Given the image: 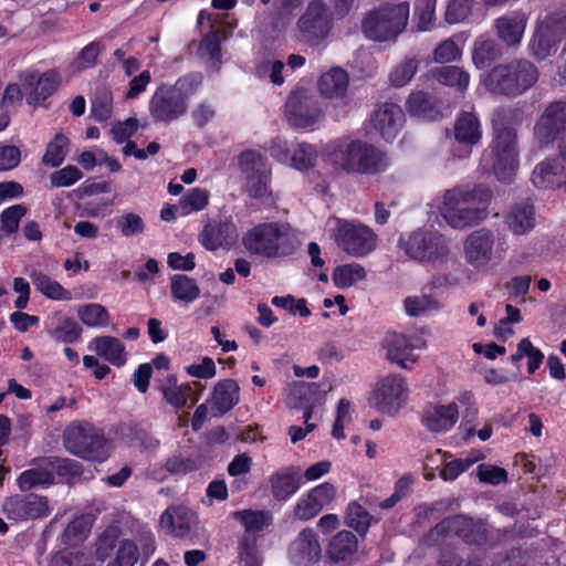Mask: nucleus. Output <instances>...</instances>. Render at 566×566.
<instances>
[{
    "label": "nucleus",
    "mask_w": 566,
    "mask_h": 566,
    "mask_svg": "<svg viewBox=\"0 0 566 566\" xmlns=\"http://www.w3.org/2000/svg\"><path fill=\"white\" fill-rule=\"evenodd\" d=\"M326 161L336 170L357 175H377L388 167L385 151L360 140L338 138L326 147Z\"/></svg>",
    "instance_id": "nucleus-1"
},
{
    "label": "nucleus",
    "mask_w": 566,
    "mask_h": 566,
    "mask_svg": "<svg viewBox=\"0 0 566 566\" xmlns=\"http://www.w3.org/2000/svg\"><path fill=\"white\" fill-rule=\"evenodd\" d=\"M517 115V108L502 106L494 111L492 117V172L501 182L513 181L518 166L516 130L513 127Z\"/></svg>",
    "instance_id": "nucleus-2"
},
{
    "label": "nucleus",
    "mask_w": 566,
    "mask_h": 566,
    "mask_svg": "<svg viewBox=\"0 0 566 566\" xmlns=\"http://www.w3.org/2000/svg\"><path fill=\"white\" fill-rule=\"evenodd\" d=\"M492 191L484 185L472 189L453 188L443 196L441 213L449 226L454 229L472 227L488 217Z\"/></svg>",
    "instance_id": "nucleus-3"
},
{
    "label": "nucleus",
    "mask_w": 566,
    "mask_h": 566,
    "mask_svg": "<svg viewBox=\"0 0 566 566\" xmlns=\"http://www.w3.org/2000/svg\"><path fill=\"white\" fill-rule=\"evenodd\" d=\"M242 244L252 255L280 259L294 254L300 241L289 223L272 221L259 223L248 230L242 238Z\"/></svg>",
    "instance_id": "nucleus-4"
},
{
    "label": "nucleus",
    "mask_w": 566,
    "mask_h": 566,
    "mask_svg": "<svg viewBox=\"0 0 566 566\" xmlns=\"http://www.w3.org/2000/svg\"><path fill=\"white\" fill-rule=\"evenodd\" d=\"M199 72L179 77L174 85H160L149 102V112L156 122L170 123L187 113L188 99L202 84Z\"/></svg>",
    "instance_id": "nucleus-5"
},
{
    "label": "nucleus",
    "mask_w": 566,
    "mask_h": 566,
    "mask_svg": "<svg viewBox=\"0 0 566 566\" xmlns=\"http://www.w3.org/2000/svg\"><path fill=\"white\" fill-rule=\"evenodd\" d=\"M538 75V69L531 61L520 59L494 66L485 84L491 93L516 97L534 86Z\"/></svg>",
    "instance_id": "nucleus-6"
},
{
    "label": "nucleus",
    "mask_w": 566,
    "mask_h": 566,
    "mask_svg": "<svg viewBox=\"0 0 566 566\" xmlns=\"http://www.w3.org/2000/svg\"><path fill=\"white\" fill-rule=\"evenodd\" d=\"M409 12L408 1L382 4L364 17L361 30L367 39L376 42L396 41L406 30Z\"/></svg>",
    "instance_id": "nucleus-7"
},
{
    "label": "nucleus",
    "mask_w": 566,
    "mask_h": 566,
    "mask_svg": "<svg viewBox=\"0 0 566 566\" xmlns=\"http://www.w3.org/2000/svg\"><path fill=\"white\" fill-rule=\"evenodd\" d=\"M65 449L84 460L104 461L108 457V446L104 433L85 421H73L64 430Z\"/></svg>",
    "instance_id": "nucleus-8"
},
{
    "label": "nucleus",
    "mask_w": 566,
    "mask_h": 566,
    "mask_svg": "<svg viewBox=\"0 0 566 566\" xmlns=\"http://www.w3.org/2000/svg\"><path fill=\"white\" fill-rule=\"evenodd\" d=\"M398 247L407 256L421 263L441 262L449 254L444 235L426 227L401 233Z\"/></svg>",
    "instance_id": "nucleus-9"
},
{
    "label": "nucleus",
    "mask_w": 566,
    "mask_h": 566,
    "mask_svg": "<svg viewBox=\"0 0 566 566\" xmlns=\"http://www.w3.org/2000/svg\"><path fill=\"white\" fill-rule=\"evenodd\" d=\"M300 40L317 45L333 29V14L323 0H311L296 22Z\"/></svg>",
    "instance_id": "nucleus-10"
},
{
    "label": "nucleus",
    "mask_w": 566,
    "mask_h": 566,
    "mask_svg": "<svg viewBox=\"0 0 566 566\" xmlns=\"http://www.w3.org/2000/svg\"><path fill=\"white\" fill-rule=\"evenodd\" d=\"M443 537L454 535L470 546H493L486 522L459 514L449 516L434 526Z\"/></svg>",
    "instance_id": "nucleus-11"
},
{
    "label": "nucleus",
    "mask_w": 566,
    "mask_h": 566,
    "mask_svg": "<svg viewBox=\"0 0 566 566\" xmlns=\"http://www.w3.org/2000/svg\"><path fill=\"white\" fill-rule=\"evenodd\" d=\"M334 240L344 252L360 258L375 250L377 235L373 229L363 223L338 219Z\"/></svg>",
    "instance_id": "nucleus-12"
},
{
    "label": "nucleus",
    "mask_w": 566,
    "mask_h": 566,
    "mask_svg": "<svg viewBox=\"0 0 566 566\" xmlns=\"http://www.w3.org/2000/svg\"><path fill=\"white\" fill-rule=\"evenodd\" d=\"M284 113L289 124L296 128L313 127L323 114L318 98L303 87H297L289 94Z\"/></svg>",
    "instance_id": "nucleus-13"
},
{
    "label": "nucleus",
    "mask_w": 566,
    "mask_h": 566,
    "mask_svg": "<svg viewBox=\"0 0 566 566\" xmlns=\"http://www.w3.org/2000/svg\"><path fill=\"white\" fill-rule=\"evenodd\" d=\"M77 464L69 459L57 457L42 458L38 462L36 468L23 471L17 482L22 492L30 491L35 488L48 486L54 483V472L66 470L75 472Z\"/></svg>",
    "instance_id": "nucleus-14"
},
{
    "label": "nucleus",
    "mask_w": 566,
    "mask_h": 566,
    "mask_svg": "<svg viewBox=\"0 0 566 566\" xmlns=\"http://www.w3.org/2000/svg\"><path fill=\"white\" fill-rule=\"evenodd\" d=\"M407 384L399 375L381 378L373 391L370 401L381 413L396 415L407 399Z\"/></svg>",
    "instance_id": "nucleus-15"
},
{
    "label": "nucleus",
    "mask_w": 566,
    "mask_h": 566,
    "mask_svg": "<svg viewBox=\"0 0 566 566\" xmlns=\"http://www.w3.org/2000/svg\"><path fill=\"white\" fill-rule=\"evenodd\" d=\"M238 167L247 177V187L252 198H263L268 192L270 170L260 151L245 149L238 156Z\"/></svg>",
    "instance_id": "nucleus-16"
},
{
    "label": "nucleus",
    "mask_w": 566,
    "mask_h": 566,
    "mask_svg": "<svg viewBox=\"0 0 566 566\" xmlns=\"http://www.w3.org/2000/svg\"><path fill=\"white\" fill-rule=\"evenodd\" d=\"M2 510L9 520L28 521L50 514L48 499L34 493L14 494L3 502Z\"/></svg>",
    "instance_id": "nucleus-17"
},
{
    "label": "nucleus",
    "mask_w": 566,
    "mask_h": 566,
    "mask_svg": "<svg viewBox=\"0 0 566 566\" xmlns=\"http://www.w3.org/2000/svg\"><path fill=\"white\" fill-rule=\"evenodd\" d=\"M237 237V226L231 216L218 214L208 218L199 233L200 244L208 251H217L229 245Z\"/></svg>",
    "instance_id": "nucleus-18"
},
{
    "label": "nucleus",
    "mask_w": 566,
    "mask_h": 566,
    "mask_svg": "<svg viewBox=\"0 0 566 566\" xmlns=\"http://www.w3.org/2000/svg\"><path fill=\"white\" fill-rule=\"evenodd\" d=\"M564 130H566V102L556 101L545 108L534 127V133L541 143L549 144Z\"/></svg>",
    "instance_id": "nucleus-19"
},
{
    "label": "nucleus",
    "mask_w": 566,
    "mask_h": 566,
    "mask_svg": "<svg viewBox=\"0 0 566 566\" xmlns=\"http://www.w3.org/2000/svg\"><path fill=\"white\" fill-rule=\"evenodd\" d=\"M494 235L490 229L481 228L471 232L464 241L467 262L475 269L485 266L492 259Z\"/></svg>",
    "instance_id": "nucleus-20"
},
{
    "label": "nucleus",
    "mask_w": 566,
    "mask_h": 566,
    "mask_svg": "<svg viewBox=\"0 0 566 566\" xmlns=\"http://www.w3.org/2000/svg\"><path fill=\"white\" fill-rule=\"evenodd\" d=\"M403 122L401 107L394 103H385L371 115L373 127L386 142H392L397 137Z\"/></svg>",
    "instance_id": "nucleus-21"
},
{
    "label": "nucleus",
    "mask_w": 566,
    "mask_h": 566,
    "mask_svg": "<svg viewBox=\"0 0 566 566\" xmlns=\"http://www.w3.org/2000/svg\"><path fill=\"white\" fill-rule=\"evenodd\" d=\"M269 483L273 499L285 502L300 490L303 483L301 469L294 465L283 467L270 475Z\"/></svg>",
    "instance_id": "nucleus-22"
},
{
    "label": "nucleus",
    "mask_w": 566,
    "mask_h": 566,
    "mask_svg": "<svg viewBox=\"0 0 566 566\" xmlns=\"http://www.w3.org/2000/svg\"><path fill=\"white\" fill-rule=\"evenodd\" d=\"M23 82L24 85L31 90L27 97L28 104L38 105L57 90L61 77L54 70L46 71L43 74L29 72L24 75Z\"/></svg>",
    "instance_id": "nucleus-23"
},
{
    "label": "nucleus",
    "mask_w": 566,
    "mask_h": 566,
    "mask_svg": "<svg viewBox=\"0 0 566 566\" xmlns=\"http://www.w3.org/2000/svg\"><path fill=\"white\" fill-rule=\"evenodd\" d=\"M459 410L455 402L448 405H428L422 412L421 423L430 432H447L458 421Z\"/></svg>",
    "instance_id": "nucleus-24"
},
{
    "label": "nucleus",
    "mask_w": 566,
    "mask_h": 566,
    "mask_svg": "<svg viewBox=\"0 0 566 566\" xmlns=\"http://www.w3.org/2000/svg\"><path fill=\"white\" fill-rule=\"evenodd\" d=\"M289 555L297 565H307L321 556V545L317 534L313 528H304L290 544Z\"/></svg>",
    "instance_id": "nucleus-25"
},
{
    "label": "nucleus",
    "mask_w": 566,
    "mask_h": 566,
    "mask_svg": "<svg viewBox=\"0 0 566 566\" xmlns=\"http://www.w3.org/2000/svg\"><path fill=\"white\" fill-rule=\"evenodd\" d=\"M527 23V17L521 11L499 17L494 21L496 34L507 46L520 44Z\"/></svg>",
    "instance_id": "nucleus-26"
},
{
    "label": "nucleus",
    "mask_w": 566,
    "mask_h": 566,
    "mask_svg": "<svg viewBox=\"0 0 566 566\" xmlns=\"http://www.w3.org/2000/svg\"><path fill=\"white\" fill-rule=\"evenodd\" d=\"M564 166L558 158L537 164L532 172V182L537 189H555L563 184Z\"/></svg>",
    "instance_id": "nucleus-27"
},
{
    "label": "nucleus",
    "mask_w": 566,
    "mask_h": 566,
    "mask_svg": "<svg viewBox=\"0 0 566 566\" xmlns=\"http://www.w3.org/2000/svg\"><path fill=\"white\" fill-rule=\"evenodd\" d=\"M562 39L543 21H541L530 42L531 54L537 61H544L556 52Z\"/></svg>",
    "instance_id": "nucleus-28"
},
{
    "label": "nucleus",
    "mask_w": 566,
    "mask_h": 566,
    "mask_svg": "<svg viewBox=\"0 0 566 566\" xmlns=\"http://www.w3.org/2000/svg\"><path fill=\"white\" fill-rule=\"evenodd\" d=\"M386 348L387 358L401 368H410L411 365L417 361V357L413 354V346L402 334H388L386 337Z\"/></svg>",
    "instance_id": "nucleus-29"
},
{
    "label": "nucleus",
    "mask_w": 566,
    "mask_h": 566,
    "mask_svg": "<svg viewBox=\"0 0 566 566\" xmlns=\"http://www.w3.org/2000/svg\"><path fill=\"white\" fill-rule=\"evenodd\" d=\"M455 140L469 148L478 144L482 137L481 124L478 116L470 112H461L454 123Z\"/></svg>",
    "instance_id": "nucleus-30"
},
{
    "label": "nucleus",
    "mask_w": 566,
    "mask_h": 566,
    "mask_svg": "<svg viewBox=\"0 0 566 566\" xmlns=\"http://www.w3.org/2000/svg\"><path fill=\"white\" fill-rule=\"evenodd\" d=\"M240 400V388L234 379L218 381L212 391V407L222 416L229 412Z\"/></svg>",
    "instance_id": "nucleus-31"
},
{
    "label": "nucleus",
    "mask_w": 566,
    "mask_h": 566,
    "mask_svg": "<svg viewBox=\"0 0 566 566\" xmlns=\"http://www.w3.org/2000/svg\"><path fill=\"white\" fill-rule=\"evenodd\" d=\"M49 336L59 343H74L82 334L81 326L71 317L55 315L45 322Z\"/></svg>",
    "instance_id": "nucleus-32"
},
{
    "label": "nucleus",
    "mask_w": 566,
    "mask_h": 566,
    "mask_svg": "<svg viewBox=\"0 0 566 566\" xmlns=\"http://www.w3.org/2000/svg\"><path fill=\"white\" fill-rule=\"evenodd\" d=\"M509 229L516 235H523L535 227V208L528 201L516 203L506 217Z\"/></svg>",
    "instance_id": "nucleus-33"
},
{
    "label": "nucleus",
    "mask_w": 566,
    "mask_h": 566,
    "mask_svg": "<svg viewBox=\"0 0 566 566\" xmlns=\"http://www.w3.org/2000/svg\"><path fill=\"white\" fill-rule=\"evenodd\" d=\"M406 108L411 116L427 120H434L441 116L436 99L422 91L412 92L409 95Z\"/></svg>",
    "instance_id": "nucleus-34"
},
{
    "label": "nucleus",
    "mask_w": 566,
    "mask_h": 566,
    "mask_svg": "<svg viewBox=\"0 0 566 566\" xmlns=\"http://www.w3.org/2000/svg\"><path fill=\"white\" fill-rule=\"evenodd\" d=\"M348 84V73L342 67H333L319 77L317 86L322 95L333 98L344 96Z\"/></svg>",
    "instance_id": "nucleus-35"
},
{
    "label": "nucleus",
    "mask_w": 566,
    "mask_h": 566,
    "mask_svg": "<svg viewBox=\"0 0 566 566\" xmlns=\"http://www.w3.org/2000/svg\"><path fill=\"white\" fill-rule=\"evenodd\" d=\"M232 517L243 525L244 534L251 536L268 528L272 523L271 513L264 510H239L232 512Z\"/></svg>",
    "instance_id": "nucleus-36"
},
{
    "label": "nucleus",
    "mask_w": 566,
    "mask_h": 566,
    "mask_svg": "<svg viewBox=\"0 0 566 566\" xmlns=\"http://www.w3.org/2000/svg\"><path fill=\"white\" fill-rule=\"evenodd\" d=\"M358 542L356 535L343 530L329 542L328 556L333 562H345L357 551Z\"/></svg>",
    "instance_id": "nucleus-37"
},
{
    "label": "nucleus",
    "mask_w": 566,
    "mask_h": 566,
    "mask_svg": "<svg viewBox=\"0 0 566 566\" xmlns=\"http://www.w3.org/2000/svg\"><path fill=\"white\" fill-rule=\"evenodd\" d=\"M93 349L96 354L115 366H122L126 361L124 345L116 337L99 336L93 339Z\"/></svg>",
    "instance_id": "nucleus-38"
},
{
    "label": "nucleus",
    "mask_w": 566,
    "mask_h": 566,
    "mask_svg": "<svg viewBox=\"0 0 566 566\" xmlns=\"http://www.w3.org/2000/svg\"><path fill=\"white\" fill-rule=\"evenodd\" d=\"M430 76L442 85L464 91L470 83V75L460 66L442 65L430 71Z\"/></svg>",
    "instance_id": "nucleus-39"
},
{
    "label": "nucleus",
    "mask_w": 566,
    "mask_h": 566,
    "mask_svg": "<svg viewBox=\"0 0 566 566\" xmlns=\"http://www.w3.org/2000/svg\"><path fill=\"white\" fill-rule=\"evenodd\" d=\"M501 54V48L495 40L481 35L474 42L472 61L482 70L489 67Z\"/></svg>",
    "instance_id": "nucleus-40"
},
{
    "label": "nucleus",
    "mask_w": 566,
    "mask_h": 566,
    "mask_svg": "<svg viewBox=\"0 0 566 566\" xmlns=\"http://www.w3.org/2000/svg\"><path fill=\"white\" fill-rule=\"evenodd\" d=\"M373 521L374 516L357 501H352L348 503L344 522L359 536L364 537L368 533Z\"/></svg>",
    "instance_id": "nucleus-41"
},
{
    "label": "nucleus",
    "mask_w": 566,
    "mask_h": 566,
    "mask_svg": "<svg viewBox=\"0 0 566 566\" xmlns=\"http://www.w3.org/2000/svg\"><path fill=\"white\" fill-rule=\"evenodd\" d=\"M170 292L175 301L186 304L192 303L200 296V289L196 280L185 274H175L171 277Z\"/></svg>",
    "instance_id": "nucleus-42"
},
{
    "label": "nucleus",
    "mask_w": 566,
    "mask_h": 566,
    "mask_svg": "<svg viewBox=\"0 0 566 566\" xmlns=\"http://www.w3.org/2000/svg\"><path fill=\"white\" fill-rule=\"evenodd\" d=\"M30 279L35 289L49 298L53 300H69L70 292L55 280H52L49 275L41 271L33 270L30 273Z\"/></svg>",
    "instance_id": "nucleus-43"
},
{
    "label": "nucleus",
    "mask_w": 566,
    "mask_h": 566,
    "mask_svg": "<svg viewBox=\"0 0 566 566\" xmlns=\"http://www.w3.org/2000/svg\"><path fill=\"white\" fill-rule=\"evenodd\" d=\"M366 279L364 266L358 263L337 265L333 272L334 285L338 289H347L358 281Z\"/></svg>",
    "instance_id": "nucleus-44"
},
{
    "label": "nucleus",
    "mask_w": 566,
    "mask_h": 566,
    "mask_svg": "<svg viewBox=\"0 0 566 566\" xmlns=\"http://www.w3.org/2000/svg\"><path fill=\"white\" fill-rule=\"evenodd\" d=\"M190 390L189 385L178 386L175 375L168 376L167 385L161 387L165 400L176 409H181L187 405Z\"/></svg>",
    "instance_id": "nucleus-45"
},
{
    "label": "nucleus",
    "mask_w": 566,
    "mask_h": 566,
    "mask_svg": "<svg viewBox=\"0 0 566 566\" xmlns=\"http://www.w3.org/2000/svg\"><path fill=\"white\" fill-rule=\"evenodd\" d=\"M317 151L315 146L308 143H298L293 149L290 161L291 166L300 171H307L315 166Z\"/></svg>",
    "instance_id": "nucleus-46"
},
{
    "label": "nucleus",
    "mask_w": 566,
    "mask_h": 566,
    "mask_svg": "<svg viewBox=\"0 0 566 566\" xmlns=\"http://www.w3.org/2000/svg\"><path fill=\"white\" fill-rule=\"evenodd\" d=\"M209 203V192L202 188H192L179 200L181 216L203 210Z\"/></svg>",
    "instance_id": "nucleus-47"
},
{
    "label": "nucleus",
    "mask_w": 566,
    "mask_h": 566,
    "mask_svg": "<svg viewBox=\"0 0 566 566\" xmlns=\"http://www.w3.org/2000/svg\"><path fill=\"white\" fill-rule=\"evenodd\" d=\"M192 515L186 511H177L175 514L166 511L161 515V522L168 523L170 527V532L176 537H186L190 534L192 528Z\"/></svg>",
    "instance_id": "nucleus-48"
},
{
    "label": "nucleus",
    "mask_w": 566,
    "mask_h": 566,
    "mask_svg": "<svg viewBox=\"0 0 566 566\" xmlns=\"http://www.w3.org/2000/svg\"><path fill=\"white\" fill-rule=\"evenodd\" d=\"M77 315L81 322L90 327L105 326L109 318L106 308L96 303L81 305Z\"/></svg>",
    "instance_id": "nucleus-49"
},
{
    "label": "nucleus",
    "mask_w": 566,
    "mask_h": 566,
    "mask_svg": "<svg viewBox=\"0 0 566 566\" xmlns=\"http://www.w3.org/2000/svg\"><path fill=\"white\" fill-rule=\"evenodd\" d=\"M419 61L416 57H406L396 65L390 74L389 81L395 87H402L408 84L418 71Z\"/></svg>",
    "instance_id": "nucleus-50"
},
{
    "label": "nucleus",
    "mask_w": 566,
    "mask_h": 566,
    "mask_svg": "<svg viewBox=\"0 0 566 566\" xmlns=\"http://www.w3.org/2000/svg\"><path fill=\"white\" fill-rule=\"evenodd\" d=\"M69 139L63 134H56L46 146L42 161L51 167L60 166L67 154Z\"/></svg>",
    "instance_id": "nucleus-51"
},
{
    "label": "nucleus",
    "mask_w": 566,
    "mask_h": 566,
    "mask_svg": "<svg viewBox=\"0 0 566 566\" xmlns=\"http://www.w3.org/2000/svg\"><path fill=\"white\" fill-rule=\"evenodd\" d=\"M437 0H416L415 18L417 19V28L419 31H429L434 27L436 22Z\"/></svg>",
    "instance_id": "nucleus-52"
},
{
    "label": "nucleus",
    "mask_w": 566,
    "mask_h": 566,
    "mask_svg": "<svg viewBox=\"0 0 566 566\" xmlns=\"http://www.w3.org/2000/svg\"><path fill=\"white\" fill-rule=\"evenodd\" d=\"M239 559L242 566H261V559L258 556L256 538L249 534H243L239 539L238 546Z\"/></svg>",
    "instance_id": "nucleus-53"
},
{
    "label": "nucleus",
    "mask_w": 566,
    "mask_h": 566,
    "mask_svg": "<svg viewBox=\"0 0 566 566\" xmlns=\"http://www.w3.org/2000/svg\"><path fill=\"white\" fill-rule=\"evenodd\" d=\"M91 530V523L86 516H77L69 523L64 533L63 541L67 545H76L82 542Z\"/></svg>",
    "instance_id": "nucleus-54"
},
{
    "label": "nucleus",
    "mask_w": 566,
    "mask_h": 566,
    "mask_svg": "<svg viewBox=\"0 0 566 566\" xmlns=\"http://www.w3.org/2000/svg\"><path fill=\"white\" fill-rule=\"evenodd\" d=\"M473 0H447L444 20L448 24L464 21L471 13Z\"/></svg>",
    "instance_id": "nucleus-55"
},
{
    "label": "nucleus",
    "mask_w": 566,
    "mask_h": 566,
    "mask_svg": "<svg viewBox=\"0 0 566 566\" xmlns=\"http://www.w3.org/2000/svg\"><path fill=\"white\" fill-rule=\"evenodd\" d=\"M403 305L406 313L412 317L420 316L439 307L438 301L430 295L408 296L405 300Z\"/></svg>",
    "instance_id": "nucleus-56"
},
{
    "label": "nucleus",
    "mask_w": 566,
    "mask_h": 566,
    "mask_svg": "<svg viewBox=\"0 0 566 566\" xmlns=\"http://www.w3.org/2000/svg\"><path fill=\"white\" fill-rule=\"evenodd\" d=\"M112 101L108 90H98L92 101V115L99 122L108 119L112 114Z\"/></svg>",
    "instance_id": "nucleus-57"
},
{
    "label": "nucleus",
    "mask_w": 566,
    "mask_h": 566,
    "mask_svg": "<svg viewBox=\"0 0 566 566\" xmlns=\"http://www.w3.org/2000/svg\"><path fill=\"white\" fill-rule=\"evenodd\" d=\"M199 51L209 55L216 62L221 63V38L218 30H212L206 33L199 44Z\"/></svg>",
    "instance_id": "nucleus-58"
},
{
    "label": "nucleus",
    "mask_w": 566,
    "mask_h": 566,
    "mask_svg": "<svg viewBox=\"0 0 566 566\" xmlns=\"http://www.w3.org/2000/svg\"><path fill=\"white\" fill-rule=\"evenodd\" d=\"M27 213V208L22 205H14L4 209L1 213V228L8 234L14 233L19 229L22 217Z\"/></svg>",
    "instance_id": "nucleus-59"
},
{
    "label": "nucleus",
    "mask_w": 566,
    "mask_h": 566,
    "mask_svg": "<svg viewBox=\"0 0 566 566\" xmlns=\"http://www.w3.org/2000/svg\"><path fill=\"white\" fill-rule=\"evenodd\" d=\"M311 500L323 511L328 507L336 496V488L329 482H323L307 492Z\"/></svg>",
    "instance_id": "nucleus-60"
},
{
    "label": "nucleus",
    "mask_w": 566,
    "mask_h": 566,
    "mask_svg": "<svg viewBox=\"0 0 566 566\" xmlns=\"http://www.w3.org/2000/svg\"><path fill=\"white\" fill-rule=\"evenodd\" d=\"M476 470L478 478L483 483L499 485L507 481V471L497 465L483 463Z\"/></svg>",
    "instance_id": "nucleus-61"
},
{
    "label": "nucleus",
    "mask_w": 566,
    "mask_h": 566,
    "mask_svg": "<svg viewBox=\"0 0 566 566\" xmlns=\"http://www.w3.org/2000/svg\"><path fill=\"white\" fill-rule=\"evenodd\" d=\"M83 177L81 170L75 166H66L50 176L52 187H69Z\"/></svg>",
    "instance_id": "nucleus-62"
},
{
    "label": "nucleus",
    "mask_w": 566,
    "mask_h": 566,
    "mask_svg": "<svg viewBox=\"0 0 566 566\" xmlns=\"http://www.w3.org/2000/svg\"><path fill=\"white\" fill-rule=\"evenodd\" d=\"M166 470L171 474H187L199 469V462L193 458L174 455L167 459Z\"/></svg>",
    "instance_id": "nucleus-63"
},
{
    "label": "nucleus",
    "mask_w": 566,
    "mask_h": 566,
    "mask_svg": "<svg viewBox=\"0 0 566 566\" xmlns=\"http://www.w3.org/2000/svg\"><path fill=\"white\" fill-rule=\"evenodd\" d=\"M137 559V546L130 541H125L120 544L116 554V558L107 566H134Z\"/></svg>",
    "instance_id": "nucleus-64"
}]
</instances>
